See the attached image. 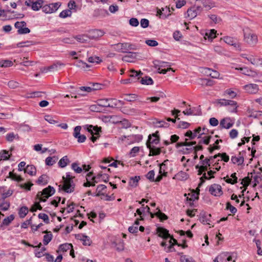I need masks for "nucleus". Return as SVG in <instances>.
<instances>
[{
	"mask_svg": "<svg viewBox=\"0 0 262 262\" xmlns=\"http://www.w3.org/2000/svg\"><path fill=\"white\" fill-rule=\"evenodd\" d=\"M217 103L220 104L221 106H233V110H229V112L231 113H236L237 112V102L234 100H226L225 99H219L217 100Z\"/></svg>",
	"mask_w": 262,
	"mask_h": 262,
	"instance_id": "20e7f679",
	"label": "nucleus"
},
{
	"mask_svg": "<svg viewBox=\"0 0 262 262\" xmlns=\"http://www.w3.org/2000/svg\"><path fill=\"white\" fill-rule=\"evenodd\" d=\"M28 212V209L26 206H23L21 207L18 212V214L19 215V217L20 218H24L25 217V216L27 214Z\"/></svg>",
	"mask_w": 262,
	"mask_h": 262,
	"instance_id": "37998d69",
	"label": "nucleus"
},
{
	"mask_svg": "<svg viewBox=\"0 0 262 262\" xmlns=\"http://www.w3.org/2000/svg\"><path fill=\"white\" fill-rule=\"evenodd\" d=\"M50 233L43 236V243L45 245H48L52 239L53 235L51 232Z\"/></svg>",
	"mask_w": 262,
	"mask_h": 262,
	"instance_id": "49530a36",
	"label": "nucleus"
},
{
	"mask_svg": "<svg viewBox=\"0 0 262 262\" xmlns=\"http://www.w3.org/2000/svg\"><path fill=\"white\" fill-rule=\"evenodd\" d=\"M11 155L9 154V151L6 150H2L0 151V161L7 160Z\"/></svg>",
	"mask_w": 262,
	"mask_h": 262,
	"instance_id": "f704fd0d",
	"label": "nucleus"
},
{
	"mask_svg": "<svg viewBox=\"0 0 262 262\" xmlns=\"http://www.w3.org/2000/svg\"><path fill=\"white\" fill-rule=\"evenodd\" d=\"M73 248V246L71 244L66 243L61 244L59 247V250L60 251L66 252L68 250H70Z\"/></svg>",
	"mask_w": 262,
	"mask_h": 262,
	"instance_id": "58836bf2",
	"label": "nucleus"
},
{
	"mask_svg": "<svg viewBox=\"0 0 262 262\" xmlns=\"http://www.w3.org/2000/svg\"><path fill=\"white\" fill-rule=\"evenodd\" d=\"M55 190L53 187L48 186L47 188L43 189L42 191L37 193L36 197L40 202H46L50 196L54 194Z\"/></svg>",
	"mask_w": 262,
	"mask_h": 262,
	"instance_id": "f03ea898",
	"label": "nucleus"
},
{
	"mask_svg": "<svg viewBox=\"0 0 262 262\" xmlns=\"http://www.w3.org/2000/svg\"><path fill=\"white\" fill-rule=\"evenodd\" d=\"M243 31L244 41L250 46H255L258 42L257 35L248 28L244 29Z\"/></svg>",
	"mask_w": 262,
	"mask_h": 262,
	"instance_id": "f257e3e1",
	"label": "nucleus"
},
{
	"mask_svg": "<svg viewBox=\"0 0 262 262\" xmlns=\"http://www.w3.org/2000/svg\"><path fill=\"white\" fill-rule=\"evenodd\" d=\"M209 191L211 194L214 196H219L223 194L222 187L221 185L216 184L211 185L209 187Z\"/></svg>",
	"mask_w": 262,
	"mask_h": 262,
	"instance_id": "9b49d317",
	"label": "nucleus"
},
{
	"mask_svg": "<svg viewBox=\"0 0 262 262\" xmlns=\"http://www.w3.org/2000/svg\"><path fill=\"white\" fill-rule=\"evenodd\" d=\"M72 15V12L70 9H67L63 10L59 14V17L61 18H66L68 16H71Z\"/></svg>",
	"mask_w": 262,
	"mask_h": 262,
	"instance_id": "a18cd8bd",
	"label": "nucleus"
},
{
	"mask_svg": "<svg viewBox=\"0 0 262 262\" xmlns=\"http://www.w3.org/2000/svg\"><path fill=\"white\" fill-rule=\"evenodd\" d=\"M88 132L90 133L92 136L90 139L93 142H95L100 137L99 132L101 131V127L98 126H94L92 125H88L87 127Z\"/></svg>",
	"mask_w": 262,
	"mask_h": 262,
	"instance_id": "7ed1b4c3",
	"label": "nucleus"
},
{
	"mask_svg": "<svg viewBox=\"0 0 262 262\" xmlns=\"http://www.w3.org/2000/svg\"><path fill=\"white\" fill-rule=\"evenodd\" d=\"M36 182L39 185H46L48 183L47 176L45 174L40 176Z\"/></svg>",
	"mask_w": 262,
	"mask_h": 262,
	"instance_id": "a19ab883",
	"label": "nucleus"
},
{
	"mask_svg": "<svg viewBox=\"0 0 262 262\" xmlns=\"http://www.w3.org/2000/svg\"><path fill=\"white\" fill-rule=\"evenodd\" d=\"M140 83L143 85H151L154 82L151 78L148 76H145L141 78Z\"/></svg>",
	"mask_w": 262,
	"mask_h": 262,
	"instance_id": "473e14b6",
	"label": "nucleus"
},
{
	"mask_svg": "<svg viewBox=\"0 0 262 262\" xmlns=\"http://www.w3.org/2000/svg\"><path fill=\"white\" fill-rule=\"evenodd\" d=\"M170 8L166 7L165 8H162V10L159 9L157 13L162 18H166L170 15Z\"/></svg>",
	"mask_w": 262,
	"mask_h": 262,
	"instance_id": "b1692460",
	"label": "nucleus"
},
{
	"mask_svg": "<svg viewBox=\"0 0 262 262\" xmlns=\"http://www.w3.org/2000/svg\"><path fill=\"white\" fill-rule=\"evenodd\" d=\"M97 105L103 107H109L110 103L108 99H101L97 101Z\"/></svg>",
	"mask_w": 262,
	"mask_h": 262,
	"instance_id": "72a5a7b5",
	"label": "nucleus"
},
{
	"mask_svg": "<svg viewBox=\"0 0 262 262\" xmlns=\"http://www.w3.org/2000/svg\"><path fill=\"white\" fill-rule=\"evenodd\" d=\"M71 167L72 169L77 173H80L82 171V168L79 167L77 163H72Z\"/></svg>",
	"mask_w": 262,
	"mask_h": 262,
	"instance_id": "603ef678",
	"label": "nucleus"
},
{
	"mask_svg": "<svg viewBox=\"0 0 262 262\" xmlns=\"http://www.w3.org/2000/svg\"><path fill=\"white\" fill-rule=\"evenodd\" d=\"M231 160L233 164H237L238 165L243 164L244 161V157L239 152L238 156H232Z\"/></svg>",
	"mask_w": 262,
	"mask_h": 262,
	"instance_id": "4be33fe9",
	"label": "nucleus"
},
{
	"mask_svg": "<svg viewBox=\"0 0 262 262\" xmlns=\"http://www.w3.org/2000/svg\"><path fill=\"white\" fill-rule=\"evenodd\" d=\"M8 86L11 89H15L19 86V83L14 80H10L8 83Z\"/></svg>",
	"mask_w": 262,
	"mask_h": 262,
	"instance_id": "338daca9",
	"label": "nucleus"
},
{
	"mask_svg": "<svg viewBox=\"0 0 262 262\" xmlns=\"http://www.w3.org/2000/svg\"><path fill=\"white\" fill-rule=\"evenodd\" d=\"M146 177L151 182L155 181V171L154 170L149 171L146 175Z\"/></svg>",
	"mask_w": 262,
	"mask_h": 262,
	"instance_id": "6e6d98bb",
	"label": "nucleus"
},
{
	"mask_svg": "<svg viewBox=\"0 0 262 262\" xmlns=\"http://www.w3.org/2000/svg\"><path fill=\"white\" fill-rule=\"evenodd\" d=\"M88 61L91 63H99L102 62V60L98 56H91L89 57Z\"/></svg>",
	"mask_w": 262,
	"mask_h": 262,
	"instance_id": "8fccbe9b",
	"label": "nucleus"
},
{
	"mask_svg": "<svg viewBox=\"0 0 262 262\" xmlns=\"http://www.w3.org/2000/svg\"><path fill=\"white\" fill-rule=\"evenodd\" d=\"M64 64L59 62L57 61L56 63H53V64L51 65L50 66L46 68L45 69L44 71L47 72L48 71H57L58 70V68L60 66H64Z\"/></svg>",
	"mask_w": 262,
	"mask_h": 262,
	"instance_id": "a878e982",
	"label": "nucleus"
},
{
	"mask_svg": "<svg viewBox=\"0 0 262 262\" xmlns=\"http://www.w3.org/2000/svg\"><path fill=\"white\" fill-rule=\"evenodd\" d=\"M12 65V61L9 60H2L0 61V67H10Z\"/></svg>",
	"mask_w": 262,
	"mask_h": 262,
	"instance_id": "09e8293b",
	"label": "nucleus"
},
{
	"mask_svg": "<svg viewBox=\"0 0 262 262\" xmlns=\"http://www.w3.org/2000/svg\"><path fill=\"white\" fill-rule=\"evenodd\" d=\"M244 89L247 93L252 94H256L259 91L258 85L254 83L245 85Z\"/></svg>",
	"mask_w": 262,
	"mask_h": 262,
	"instance_id": "4468645a",
	"label": "nucleus"
},
{
	"mask_svg": "<svg viewBox=\"0 0 262 262\" xmlns=\"http://www.w3.org/2000/svg\"><path fill=\"white\" fill-rule=\"evenodd\" d=\"M108 100H109V103H110L109 107L116 108L118 107L117 100H116V99H113V98H110V99H108Z\"/></svg>",
	"mask_w": 262,
	"mask_h": 262,
	"instance_id": "e2e57ef3",
	"label": "nucleus"
},
{
	"mask_svg": "<svg viewBox=\"0 0 262 262\" xmlns=\"http://www.w3.org/2000/svg\"><path fill=\"white\" fill-rule=\"evenodd\" d=\"M238 70H240L242 74L249 76L251 75L252 71L248 69L247 67L240 68L239 69H237Z\"/></svg>",
	"mask_w": 262,
	"mask_h": 262,
	"instance_id": "0e129e2a",
	"label": "nucleus"
},
{
	"mask_svg": "<svg viewBox=\"0 0 262 262\" xmlns=\"http://www.w3.org/2000/svg\"><path fill=\"white\" fill-rule=\"evenodd\" d=\"M257 248V253L258 255H262V245L261 242L258 239H254Z\"/></svg>",
	"mask_w": 262,
	"mask_h": 262,
	"instance_id": "3c124183",
	"label": "nucleus"
},
{
	"mask_svg": "<svg viewBox=\"0 0 262 262\" xmlns=\"http://www.w3.org/2000/svg\"><path fill=\"white\" fill-rule=\"evenodd\" d=\"M26 26V23L24 21L20 22L17 21L14 24V27L18 30L22 29L24 27Z\"/></svg>",
	"mask_w": 262,
	"mask_h": 262,
	"instance_id": "5fc2aeb1",
	"label": "nucleus"
},
{
	"mask_svg": "<svg viewBox=\"0 0 262 262\" xmlns=\"http://www.w3.org/2000/svg\"><path fill=\"white\" fill-rule=\"evenodd\" d=\"M129 54L122 57V60L127 62H134V59L137 58V54L136 52H128Z\"/></svg>",
	"mask_w": 262,
	"mask_h": 262,
	"instance_id": "412c9836",
	"label": "nucleus"
},
{
	"mask_svg": "<svg viewBox=\"0 0 262 262\" xmlns=\"http://www.w3.org/2000/svg\"><path fill=\"white\" fill-rule=\"evenodd\" d=\"M136 212L141 216L142 215H144L145 212L150 214L151 218H154L155 216L154 213H152L150 211V208L148 206H146L145 207L143 206L141 208L137 209Z\"/></svg>",
	"mask_w": 262,
	"mask_h": 262,
	"instance_id": "a211bd4d",
	"label": "nucleus"
},
{
	"mask_svg": "<svg viewBox=\"0 0 262 262\" xmlns=\"http://www.w3.org/2000/svg\"><path fill=\"white\" fill-rule=\"evenodd\" d=\"M218 157H221L222 158V160H223L225 162H228L229 160V157L225 152L222 154L219 153L214 156L210 157V158L216 159Z\"/></svg>",
	"mask_w": 262,
	"mask_h": 262,
	"instance_id": "c9c22d12",
	"label": "nucleus"
},
{
	"mask_svg": "<svg viewBox=\"0 0 262 262\" xmlns=\"http://www.w3.org/2000/svg\"><path fill=\"white\" fill-rule=\"evenodd\" d=\"M82 244L84 246H90L92 243V241L90 238L86 236H83Z\"/></svg>",
	"mask_w": 262,
	"mask_h": 262,
	"instance_id": "13d9d810",
	"label": "nucleus"
},
{
	"mask_svg": "<svg viewBox=\"0 0 262 262\" xmlns=\"http://www.w3.org/2000/svg\"><path fill=\"white\" fill-rule=\"evenodd\" d=\"M223 39L226 43L229 45L233 46L236 48H239L240 47L239 44L236 41V39L233 37L226 36L224 37Z\"/></svg>",
	"mask_w": 262,
	"mask_h": 262,
	"instance_id": "6ab92c4d",
	"label": "nucleus"
},
{
	"mask_svg": "<svg viewBox=\"0 0 262 262\" xmlns=\"http://www.w3.org/2000/svg\"><path fill=\"white\" fill-rule=\"evenodd\" d=\"M14 219V216L13 214L9 215V216L6 217L4 219L2 222V224L0 226V229L3 228V226H8L11 223L12 221Z\"/></svg>",
	"mask_w": 262,
	"mask_h": 262,
	"instance_id": "c756f323",
	"label": "nucleus"
},
{
	"mask_svg": "<svg viewBox=\"0 0 262 262\" xmlns=\"http://www.w3.org/2000/svg\"><path fill=\"white\" fill-rule=\"evenodd\" d=\"M3 188H0V191L2 192V198L4 200L6 198L11 196L13 193V191L12 190L9 189L7 191L4 192L2 191Z\"/></svg>",
	"mask_w": 262,
	"mask_h": 262,
	"instance_id": "c03bdc74",
	"label": "nucleus"
},
{
	"mask_svg": "<svg viewBox=\"0 0 262 262\" xmlns=\"http://www.w3.org/2000/svg\"><path fill=\"white\" fill-rule=\"evenodd\" d=\"M147 147L149 149V156H157L161 154V149L160 148H157L154 145H148Z\"/></svg>",
	"mask_w": 262,
	"mask_h": 262,
	"instance_id": "5701e85b",
	"label": "nucleus"
},
{
	"mask_svg": "<svg viewBox=\"0 0 262 262\" xmlns=\"http://www.w3.org/2000/svg\"><path fill=\"white\" fill-rule=\"evenodd\" d=\"M155 216H158L161 220H166L167 219V216L164 213L160 211V210L159 211L154 213Z\"/></svg>",
	"mask_w": 262,
	"mask_h": 262,
	"instance_id": "052dcab7",
	"label": "nucleus"
},
{
	"mask_svg": "<svg viewBox=\"0 0 262 262\" xmlns=\"http://www.w3.org/2000/svg\"><path fill=\"white\" fill-rule=\"evenodd\" d=\"M189 178V175L185 172L181 171L175 175L173 179H176L179 181H185Z\"/></svg>",
	"mask_w": 262,
	"mask_h": 262,
	"instance_id": "393cba45",
	"label": "nucleus"
},
{
	"mask_svg": "<svg viewBox=\"0 0 262 262\" xmlns=\"http://www.w3.org/2000/svg\"><path fill=\"white\" fill-rule=\"evenodd\" d=\"M201 130V128L200 127H198L197 128L194 130V132H192L191 130H188L184 135L185 137H187L190 140H192L194 139L196 136L197 134H199Z\"/></svg>",
	"mask_w": 262,
	"mask_h": 262,
	"instance_id": "aec40b11",
	"label": "nucleus"
},
{
	"mask_svg": "<svg viewBox=\"0 0 262 262\" xmlns=\"http://www.w3.org/2000/svg\"><path fill=\"white\" fill-rule=\"evenodd\" d=\"M209 17L215 24L219 23L220 21H221V18L218 17L217 15L214 14H211L209 15Z\"/></svg>",
	"mask_w": 262,
	"mask_h": 262,
	"instance_id": "774afa93",
	"label": "nucleus"
},
{
	"mask_svg": "<svg viewBox=\"0 0 262 262\" xmlns=\"http://www.w3.org/2000/svg\"><path fill=\"white\" fill-rule=\"evenodd\" d=\"M45 119L50 124H55L58 122L57 120L54 119V117L50 115H46L45 116Z\"/></svg>",
	"mask_w": 262,
	"mask_h": 262,
	"instance_id": "864d4df0",
	"label": "nucleus"
},
{
	"mask_svg": "<svg viewBox=\"0 0 262 262\" xmlns=\"http://www.w3.org/2000/svg\"><path fill=\"white\" fill-rule=\"evenodd\" d=\"M197 2H199L201 4L203 5V7L207 9H211L213 6V3L210 0H195Z\"/></svg>",
	"mask_w": 262,
	"mask_h": 262,
	"instance_id": "cd10ccee",
	"label": "nucleus"
},
{
	"mask_svg": "<svg viewBox=\"0 0 262 262\" xmlns=\"http://www.w3.org/2000/svg\"><path fill=\"white\" fill-rule=\"evenodd\" d=\"M24 170L25 172L27 173L31 176H34L36 173V168L33 165H27L26 168L24 169Z\"/></svg>",
	"mask_w": 262,
	"mask_h": 262,
	"instance_id": "c85d7f7f",
	"label": "nucleus"
},
{
	"mask_svg": "<svg viewBox=\"0 0 262 262\" xmlns=\"http://www.w3.org/2000/svg\"><path fill=\"white\" fill-rule=\"evenodd\" d=\"M43 1L42 0H27L25 5L31 7L34 11H38L43 7Z\"/></svg>",
	"mask_w": 262,
	"mask_h": 262,
	"instance_id": "423d86ee",
	"label": "nucleus"
},
{
	"mask_svg": "<svg viewBox=\"0 0 262 262\" xmlns=\"http://www.w3.org/2000/svg\"><path fill=\"white\" fill-rule=\"evenodd\" d=\"M69 162V160L68 159L67 156H64L58 162L59 166L61 168H64L68 165Z\"/></svg>",
	"mask_w": 262,
	"mask_h": 262,
	"instance_id": "4c0bfd02",
	"label": "nucleus"
},
{
	"mask_svg": "<svg viewBox=\"0 0 262 262\" xmlns=\"http://www.w3.org/2000/svg\"><path fill=\"white\" fill-rule=\"evenodd\" d=\"M140 148L138 146H135L133 147L130 152H129V156L130 157H134L136 156V154L139 151Z\"/></svg>",
	"mask_w": 262,
	"mask_h": 262,
	"instance_id": "69168bd1",
	"label": "nucleus"
},
{
	"mask_svg": "<svg viewBox=\"0 0 262 262\" xmlns=\"http://www.w3.org/2000/svg\"><path fill=\"white\" fill-rule=\"evenodd\" d=\"M59 190H63L67 193H71L74 191L75 184L73 181H63V185L58 186Z\"/></svg>",
	"mask_w": 262,
	"mask_h": 262,
	"instance_id": "0eeeda50",
	"label": "nucleus"
},
{
	"mask_svg": "<svg viewBox=\"0 0 262 262\" xmlns=\"http://www.w3.org/2000/svg\"><path fill=\"white\" fill-rule=\"evenodd\" d=\"M203 10V8L200 6L193 7L189 8L187 11V16L190 19L194 18L196 15L200 13Z\"/></svg>",
	"mask_w": 262,
	"mask_h": 262,
	"instance_id": "1a4fd4ad",
	"label": "nucleus"
},
{
	"mask_svg": "<svg viewBox=\"0 0 262 262\" xmlns=\"http://www.w3.org/2000/svg\"><path fill=\"white\" fill-rule=\"evenodd\" d=\"M60 5L61 4L59 2L49 4L43 6L42 10L46 13H52L55 12L58 9Z\"/></svg>",
	"mask_w": 262,
	"mask_h": 262,
	"instance_id": "39448f33",
	"label": "nucleus"
},
{
	"mask_svg": "<svg viewBox=\"0 0 262 262\" xmlns=\"http://www.w3.org/2000/svg\"><path fill=\"white\" fill-rule=\"evenodd\" d=\"M191 112L192 113H193L192 115L200 116L202 115V112L201 109L200 108V106L196 107H193L192 108H191Z\"/></svg>",
	"mask_w": 262,
	"mask_h": 262,
	"instance_id": "680f3d73",
	"label": "nucleus"
},
{
	"mask_svg": "<svg viewBox=\"0 0 262 262\" xmlns=\"http://www.w3.org/2000/svg\"><path fill=\"white\" fill-rule=\"evenodd\" d=\"M160 142V137L159 132L157 131L156 133L149 135L148 136V140L146 142V146L148 145L153 146L154 145L158 144Z\"/></svg>",
	"mask_w": 262,
	"mask_h": 262,
	"instance_id": "6e6552de",
	"label": "nucleus"
},
{
	"mask_svg": "<svg viewBox=\"0 0 262 262\" xmlns=\"http://www.w3.org/2000/svg\"><path fill=\"white\" fill-rule=\"evenodd\" d=\"M129 73V76L133 82H137L143 75V73L140 71H137L135 70H131Z\"/></svg>",
	"mask_w": 262,
	"mask_h": 262,
	"instance_id": "ddd939ff",
	"label": "nucleus"
},
{
	"mask_svg": "<svg viewBox=\"0 0 262 262\" xmlns=\"http://www.w3.org/2000/svg\"><path fill=\"white\" fill-rule=\"evenodd\" d=\"M226 209L229 210L233 214H235L237 212L236 208L231 205L229 202H227L226 203Z\"/></svg>",
	"mask_w": 262,
	"mask_h": 262,
	"instance_id": "bf43d9fd",
	"label": "nucleus"
},
{
	"mask_svg": "<svg viewBox=\"0 0 262 262\" xmlns=\"http://www.w3.org/2000/svg\"><path fill=\"white\" fill-rule=\"evenodd\" d=\"M6 139L9 142H12L14 139L19 140V137L18 134H15L14 133H10L7 134Z\"/></svg>",
	"mask_w": 262,
	"mask_h": 262,
	"instance_id": "2f4dec72",
	"label": "nucleus"
},
{
	"mask_svg": "<svg viewBox=\"0 0 262 262\" xmlns=\"http://www.w3.org/2000/svg\"><path fill=\"white\" fill-rule=\"evenodd\" d=\"M179 255H180L181 262H194V260L191 257L183 255L182 253H179Z\"/></svg>",
	"mask_w": 262,
	"mask_h": 262,
	"instance_id": "ea45409f",
	"label": "nucleus"
},
{
	"mask_svg": "<svg viewBox=\"0 0 262 262\" xmlns=\"http://www.w3.org/2000/svg\"><path fill=\"white\" fill-rule=\"evenodd\" d=\"M234 121L230 117L222 119L220 122V126L221 128L229 129L233 126Z\"/></svg>",
	"mask_w": 262,
	"mask_h": 262,
	"instance_id": "9d476101",
	"label": "nucleus"
},
{
	"mask_svg": "<svg viewBox=\"0 0 262 262\" xmlns=\"http://www.w3.org/2000/svg\"><path fill=\"white\" fill-rule=\"evenodd\" d=\"M104 34V32L102 30L94 29L89 31V37L91 39H96Z\"/></svg>",
	"mask_w": 262,
	"mask_h": 262,
	"instance_id": "f8f14e48",
	"label": "nucleus"
},
{
	"mask_svg": "<svg viewBox=\"0 0 262 262\" xmlns=\"http://www.w3.org/2000/svg\"><path fill=\"white\" fill-rule=\"evenodd\" d=\"M153 63L154 64V66L155 68L158 67H165L167 66V64H168L167 62L160 61V60H155L153 61ZM159 70H160V68L158 69Z\"/></svg>",
	"mask_w": 262,
	"mask_h": 262,
	"instance_id": "de8ad7c7",
	"label": "nucleus"
},
{
	"mask_svg": "<svg viewBox=\"0 0 262 262\" xmlns=\"http://www.w3.org/2000/svg\"><path fill=\"white\" fill-rule=\"evenodd\" d=\"M216 31L214 29L209 30L206 33L205 38L206 39L207 38L209 40L212 41L216 37Z\"/></svg>",
	"mask_w": 262,
	"mask_h": 262,
	"instance_id": "7c9ffc66",
	"label": "nucleus"
},
{
	"mask_svg": "<svg viewBox=\"0 0 262 262\" xmlns=\"http://www.w3.org/2000/svg\"><path fill=\"white\" fill-rule=\"evenodd\" d=\"M57 160V158L55 156L48 157L46 158L45 162L46 164L48 166H52Z\"/></svg>",
	"mask_w": 262,
	"mask_h": 262,
	"instance_id": "e433bc0d",
	"label": "nucleus"
},
{
	"mask_svg": "<svg viewBox=\"0 0 262 262\" xmlns=\"http://www.w3.org/2000/svg\"><path fill=\"white\" fill-rule=\"evenodd\" d=\"M10 203L8 202H5L0 204V210L2 211H6L8 210L10 207Z\"/></svg>",
	"mask_w": 262,
	"mask_h": 262,
	"instance_id": "4d7b16f0",
	"label": "nucleus"
},
{
	"mask_svg": "<svg viewBox=\"0 0 262 262\" xmlns=\"http://www.w3.org/2000/svg\"><path fill=\"white\" fill-rule=\"evenodd\" d=\"M73 38L80 43H86L88 42L89 40L90 39L89 36L85 34L76 35Z\"/></svg>",
	"mask_w": 262,
	"mask_h": 262,
	"instance_id": "bb28decb",
	"label": "nucleus"
},
{
	"mask_svg": "<svg viewBox=\"0 0 262 262\" xmlns=\"http://www.w3.org/2000/svg\"><path fill=\"white\" fill-rule=\"evenodd\" d=\"M112 47L115 51L118 52L127 53L126 42L118 43L117 44L113 45Z\"/></svg>",
	"mask_w": 262,
	"mask_h": 262,
	"instance_id": "2eb2a0df",
	"label": "nucleus"
},
{
	"mask_svg": "<svg viewBox=\"0 0 262 262\" xmlns=\"http://www.w3.org/2000/svg\"><path fill=\"white\" fill-rule=\"evenodd\" d=\"M211 215L210 214H208L205 212L201 213L200 214L199 220L201 223L203 224L210 225V222Z\"/></svg>",
	"mask_w": 262,
	"mask_h": 262,
	"instance_id": "dca6fc26",
	"label": "nucleus"
},
{
	"mask_svg": "<svg viewBox=\"0 0 262 262\" xmlns=\"http://www.w3.org/2000/svg\"><path fill=\"white\" fill-rule=\"evenodd\" d=\"M208 72L207 73L213 78H217L219 77L220 73L216 71L211 70L209 68L207 69Z\"/></svg>",
	"mask_w": 262,
	"mask_h": 262,
	"instance_id": "79ce46f5",
	"label": "nucleus"
},
{
	"mask_svg": "<svg viewBox=\"0 0 262 262\" xmlns=\"http://www.w3.org/2000/svg\"><path fill=\"white\" fill-rule=\"evenodd\" d=\"M157 232L159 236L164 239H167L170 237V235L168 233V231L163 227H158L157 228Z\"/></svg>",
	"mask_w": 262,
	"mask_h": 262,
	"instance_id": "f3484780",
	"label": "nucleus"
}]
</instances>
